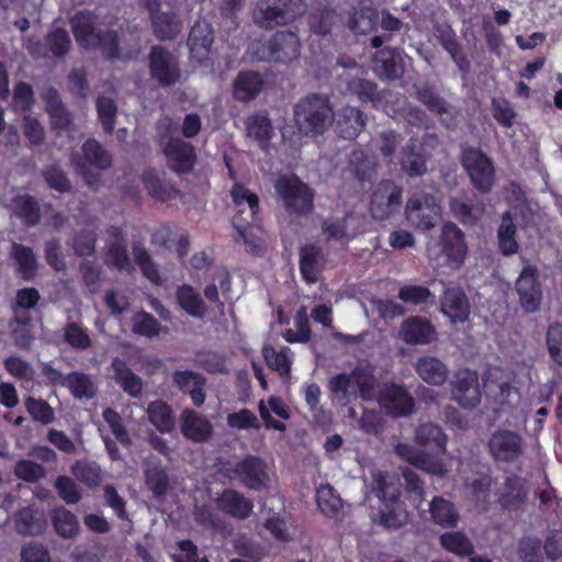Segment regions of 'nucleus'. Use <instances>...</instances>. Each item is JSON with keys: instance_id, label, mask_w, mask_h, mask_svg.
<instances>
[{"instance_id": "obj_55", "label": "nucleus", "mask_w": 562, "mask_h": 562, "mask_svg": "<svg viewBox=\"0 0 562 562\" xmlns=\"http://www.w3.org/2000/svg\"><path fill=\"white\" fill-rule=\"evenodd\" d=\"M486 387L487 396L497 405L515 406L519 402L518 390L506 382L492 380L486 384Z\"/></svg>"}, {"instance_id": "obj_51", "label": "nucleus", "mask_w": 562, "mask_h": 562, "mask_svg": "<svg viewBox=\"0 0 562 562\" xmlns=\"http://www.w3.org/2000/svg\"><path fill=\"white\" fill-rule=\"evenodd\" d=\"M132 254L136 265L139 267L143 274L155 284H161L162 280L158 271V266L153 260L148 250L142 243H134Z\"/></svg>"}, {"instance_id": "obj_40", "label": "nucleus", "mask_w": 562, "mask_h": 562, "mask_svg": "<svg viewBox=\"0 0 562 562\" xmlns=\"http://www.w3.org/2000/svg\"><path fill=\"white\" fill-rule=\"evenodd\" d=\"M10 210L27 226H34L41 221L40 205L30 194H16L11 200Z\"/></svg>"}, {"instance_id": "obj_22", "label": "nucleus", "mask_w": 562, "mask_h": 562, "mask_svg": "<svg viewBox=\"0 0 562 562\" xmlns=\"http://www.w3.org/2000/svg\"><path fill=\"white\" fill-rule=\"evenodd\" d=\"M106 233L109 240L106 243L105 263L119 271L132 269L123 231L120 227L111 226Z\"/></svg>"}, {"instance_id": "obj_16", "label": "nucleus", "mask_w": 562, "mask_h": 562, "mask_svg": "<svg viewBox=\"0 0 562 562\" xmlns=\"http://www.w3.org/2000/svg\"><path fill=\"white\" fill-rule=\"evenodd\" d=\"M496 495L503 508L519 509L528 497L526 481L516 474H506L497 482Z\"/></svg>"}, {"instance_id": "obj_8", "label": "nucleus", "mask_w": 562, "mask_h": 562, "mask_svg": "<svg viewBox=\"0 0 562 562\" xmlns=\"http://www.w3.org/2000/svg\"><path fill=\"white\" fill-rule=\"evenodd\" d=\"M461 162L473 187L481 193H488L495 182V169L492 160L476 148L462 151Z\"/></svg>"}, {"instance_id": "obj_13", "label": "nucleus", "mask_w": 562, "mask_h": 562, "mask_svg": "<svg viewBox=\"0 0 562 562\" xmlns=\"http://www.w3.org/2000/svg\"><path fill=\"white\" fill-rule=\"evenodd\" d=\"M524 440L513 430L497 429L487 441V448L494 460L499 462H514L522 453Z\"/></svg>"}, {"instance_id": "obj_43", "label": "nucleus", "mask_w": 562, "mask_h": 562, "mask_svg": "<svg viewBox=\"0 0 562 562\" xmlns=\"http://www.w3.org/2000/svg\"><path fill=\"white\" fill-rule=\"evenodd\" d=\"M154 34L160 41H171L182 31V22L171 12H159L150 18Z\"/></svg>"}, {"instance_id": "obj_12", "label": "nucleus", "mask_w": 562, "mask_h": 562, "mask_svg": "<svg viewBox=\"0 0 562 562\" xmlns=\"http://www.w3.org/2000/svg\"><path fill=\"white\" fill-rule=\"evenodd\" d=\"M451 398L464 409H473L481 402V390L476 372L458 370L450 383Z\"/></svg>"}, {"instance_id": "obj_41", "label": "nucleus", "mask_w": 562, "mask_h": 562, "mask_svg": "<svg viewBox=\"0 0 562 562\" xmlns=\"http://www.w3.org/2000/svg\"><path fill=\"white\" fill-rule=\"evenodd\" d=\"M415 442L424 448L445 452L447 436L437 424L427 422L416 428Z\"/></svg>"}, {"instance_id": "obj_26", "label": "nucleus", "mask_w": 562, "mask_h": 562, "mask_svg": "<svg viewBox=\"0 0 562 562\" xmlns=\"http://www.w3.org/2000/svg\"><path fill=\"white\" fill-rule=\"evenodd\" d=\"M181 434L194 442H204L212 436L210 420L193 409H184L180 416Z\"/></svg>"}, {"instance_id": "obj_44", "label": "nucleus", "mask_w": 562, "mask_h": 562, "mask_svg": "<svg viewBox=\"0 0 562 562\" xmlns=\"http://www.w3.org/2000/svg\"><path fill=\"white\" fill-rule=\"evenodd\" d=\"M52 524L58 536L64 539L76 537L80 530L77 517L65 507H57L50 513Z\"/></svg>"}, {"instance_id": "obj_6", "label": "nucleus", "mask_w": 562, "mask_h": 562, "mask_svg": "<svg viewBox=\"0 0 562 562\" xmlns=\"http://www.w3.org/2000/svg\"><path fill=\"white\" fill-rule=\"evenodd\" d=\"M70 161L76 172L92 186L97 183V177L91 171V167L99 170L109 169L112 166V155L97 139L89 138L82 144L80 150L71 154Z\"/></svg>"}, {"instance_id": "obj_58", "label": "nucleus", "mask_w": 562, "mask_h": 562, "mask_svg": "<svg viewBox=\"0 0 562 562\" xmlns=\"http://www.w3.org/2000/svg\"><path fill=\"white\" fill-rule=\"evenodd\" d=\"M384 505L385 508L379 514L380 525L387 529H398L408 522V512L398 501L394 504L384 503Z\"/></svg>"}, {"instance_id": "obj_45", "label": "nucleus", "mask_w": 562, "mask_h": 562, "mask_svg": "<svg viewBox=\"0 0 562 562\" xmlns=\"http://www.w3.org/2000/svg\"><path fill=\"white\" fill-rule=\"evenodd\" d=\"M70 471L76 480L90 488L98 487L102 482V469L94 461L77 460L71 465Z\"/></svg>"}, {"instance_id": "obj_10", "label": "nucleus", "mask_w": 562, "mask_h": 562, "mask_svg": "<svg viewBox=\"0 0 562 562\" xmlns=\"http://www.w3.org/2000/svg\"><path fill=\"white\" fill-rule=\"evenodd\" d=\"M148 66L151 78L162 87L175 85L181 77L178 58L161 45L151 47Z\"/></svg>"}, {"instance_id": "obj_46", "label": "nucleus", "mask_w": 562, "mask_h": 562, "mask_svg": "<svg viewBox=\"0 0 562 562\" xmlns=\"http://www.w3.org/2000/svg\"><path fill=\"white\" fill-rule=\"evenodd\" d=\"M15 529L22 536H37L44 532L46 521L42 517H37L31 507L19 510L14 517Z\"/></svg>"}, {"instance_id": "obj_19", "label": "nucleus", "mask_w": 562, "mask_h": 562, "mask_svg": "<svg viewBox=\"0 0 562 562\" xmlns=\"http://www.w3.org/2000/svg\"><path fill=\"white\" fill-rule=\"evenodd\" d=\"M144 483L157 498L164 497L172 488L171 479L166 467L154 456L143 460Z\"/></svg>"}, {"instance_id": "obj_54", "label": "nucleus", "mask_w": 562, "mask_h": 562, "mask_svg": "<svg viewBox=\"0 0 562 562\" xmlns=\"http://www.w3.org/2000/svg\"><path fill=\"white\" fill-rule=\"evenodd\" d=\"M143 182L147 192L161 201H168L179 195V191L173 186L166 183L151 170L143 173Z\"/></svg>"}, {"instance_id": "obj_29", "label": "nucleus", "mask_w": 562, "mask_h": 562, "mask_svg": "<svg viewBox=\"0 0 562 562\" xmlns=\"http://www.w3.org/2000/svg\"><path fill=\"white\" fill-rule=\"evenodd\" d=\"M440 308L452 323H462L469 318L470 303L461 288L446 289L440 302Z\"/></svg>"}, {"instance_id": "obj_9", "label": "nucleus", "mask_w": 562, "mask_h": 562, "mask_svg": "<svg viewBox=\"0 0 562 562\" xmlns=\"http://www.w3.org/2000/svg\"><path fill=\"white\" fill-rule=\"evenodd\" d=\"M441 207L437 199L426 192L413 194L405 206L406 220L416 228L430 229L440 218Z\"/></svg>"}, {"instance_id": "obj_32", "label": "nucleus", "mask_w": 562, "mask_h": 562, "mask_svg": "<svg viewBox=\"0 0 562 562\" xmlns=\"http://www.w3.org/2000/svg\"><path fill=\"white\" fill-rule=\"evenodd\" d=\"M251 18L252 22L263 30L286 25L282 8L276 0H258L252 9Z\"/></svg>"}, {"instance_id": "obj_62", "label": "nucleus", "mask_w": 562, "mask_h": 562, "mask_svg": "<svg viewBox=\"0 0 562 562\" xmlns=\"http://www.w3.org/2000/svg\"><path fill=\"white\" fill-rule=\"evenodd\" d=\"M177 297L180 305L191 315L202 316L205 312V305L200 294L190 285H182L177 291Z\"/></svg>"}, {"instance_id": "obj_20", "label": "nucleus", "mask_w": 562, "mask_h": 562, "mask_svg": "<svg viewBox=\"0 0 562 562\" xmlns=\"http://www.w3.org/2000/svg\"><path fill=\"white\" fill-rule=\"evenodd\" d=\"M164 154L168 167L177 173L191 171L195 164L193 146L180 138H170L164 147Z\"/></svg>"}, {"instance_id": "obj_14", "label": "nucleus", "mask_w": 562, "mask_h": 562, "mask_svg": "<svg viewBox=\"0 0 562 562\" xmlns=\"http://www.w3.org/2000/svg\"><path fill=\"white\" fill-rule=\"evenodd\" d=\"M402 192V188L393 181H381L371 198V215L379 221L389 218L400 207Z\"/></svg>"}, {"instance_id": "obj_17", "label": "nucleus", "mask_w": 562, "mask_h": 562, "mask_svg": "<svg viewBox=\"0 0 562 562\" xmlns=\"http://www.w3.org/2000/svg\"><path fill=\"white\" fill-rule=\"evenodd\" d=\"M379 402L393 417L408 416L415 411V400L411 393L398 384H390L381 392Z\"/></svg>"}, {"instance_id": "obj_15", "label": "nucleus", "mask_w": 562, "mask_h": 562, "mask_svg": "<svg viewBox=\"0 0 562 562\" xmlns=\"http://www.w3.org/2000/svg\"><path fill=\"white\" fill-rule=\"evenodd\" d=\"M415 89L417 100L431 113L436 114L443 126L453 128L457 125L456 119L458 112L456 108L448 103L434 86L423 83L420 86H415Z\"/></svg>"}, {"instance_id": "obj_11", "label": "nucleus", "mask_w": 562, "mask_h": 562, "mask_svg": "<svg viewBox=\"0 0 562 562\" xmlns=\"http://www.w3.org/2000/svg\"><path fill=\"white\" fill-rule=\"evenodd\" d=\"M519 305L525 313L539 311L542 302V286L539 281V270L536 266L526 265L515 284Z\"/></svg>"}, {"instance_id": "obj_56", "label": "nucleus", "mask_w": 562, "mask_h": 562, "mask_svg": "<svg viewBox=\"0 0 562 562\" xmlns=\"http://www.w3.org/2000/svg\"><path fill=\"white\" fill-rule=\"evenodd\" d=\"M348 90L360 101L371 102L373 106H376L384 98L383 92L378 90L376 83L361 78L350 80Z\"/></svg>"}, {"instance_id": "obj_3", "label": "nucleus", "mask_w": 562, "mask_h": 562, "mask_svg": "<svg viewBox=\"0 0 562 562\" xmlns=\"http://www.w3.org/2000/svg\"><path fill=\"white\" fill-rule=\"evenodd\" d=\"M442 146L439 136L426 133L420 139L411 137L400 151L401 170L408 177H422L428 172L427 161Z\"/></svg>"}, {"instance_id": "obj_61", "label": "nucleus", "mask_w": 562, "mask_h": 562, "mask_svg": "<svg viewBox=\"0 0 562 562\" xmlns=\"http://www.w3.org/2000/svg\"><path fill=\"white\" fill-rule=\"evenodd\" d=\"M63 338L66 344L78 351H85L92 347V339L86 329L75 322L66 324Z\"/></svg>"}, {"instance_id": "obj_23", "label": "nucleus", "mask_w": 562, "mask_h": 562, "mask_svg": "<svg viewBox=\"0 0 562 562\" xmlns=\"http://www.w3.org/2000/svg\"><path fill=\"white\" fill-rule=\"evenodd\" d=\"M45 110L49 115L50 125L58 131H68L74 125L71 112L63 103L58 91L47 87L42 93Z\"/></svg>"}, {"instance_id": "obj_50", "label": "nucleus", "mask_w": 562, "mask_h": 562, "mask_svg": "<svg viewBox=\"0 0 562 562\" xmlns=\"http://www.w3.org/2000/svg\"><path fill=\"white\" fill-rule=\"evenodd\" d=\"M261 86L262 80L257 72H243L235 80L234 94L240 101H248L259 93Z\"/></svg>"}, {"instance_id": "obj_49", "label": "nucleus", "mask_w": 562, "mask_h": 562, "mask_svg": "<svg viewBox=\"0 0 562 562\" xmlns=\"http://www.w3.org/2000/svg\"><path fill=\"white\" fill-rule=\"evenodd\" d=\"M349 168L359 181L371 180L375 175L376 161L362 149H356L350 154Z\"/></svg>"}, {"instance_id": "obj_31", "label": "nucleus", "mask_w": 562, "mask_h": 562, "mask_svg": "<svg viewBox=\"0 0 562 562\" xmlns=\"http://www.w3.org/2000/svg\"><path fill=\"white\" fill-rule=\"evenodd\" d=\"M448 205L453 217L468 226L475 225L485 211L482 203L473 204L465 192L451 196Z\"/></svg>"}, {"instance_id": "obj_47", "label": "nucleus", "mask_w": 562, "mask_h": 562, "mask_svg": "<svg viewBox=\"0 0 562 562\" xmlns=\"http://www.w3.org/2000/svg\"><path fill=\"white\" fill-rule=\"evenodd\" d=\"M379 23V13L370 7H361L352 13L348 26L359 35H367L376 29Z\"/></svg>"}, {"instance_id": "obj_63", "label": "nucleus", "mask_w": 562, "mask_h": 562, "mask_svg": "<svg viewBox=\"0 0 562 562\" xmlns=\"http://www.w3.org/2000/svg\"><path fill=\"white\" fill-rule=\"evenodd\" d=\"M13 473L22 481L35 483L43 480L47 471L42 464L35 461L22 459L15 462Z\"/></svg>"}, {"instance_id": "obj_1", "label": "nucleus", "mask_w": 562, "mask_h": 562, "mask_svg": "<svg viewBox=\"0 0 562 562\" xmlns=\"http://www.w3.org/2000/svg\"><path fill=\"white\" fill-rule=\"evenodd\" d=\"M335 112L328 95L311 93L294 106V121L305 135L323 134L334 122Z\"/></svg>"}, {"instance_id": "obj_27", "label": "nucleus", "mask_w": 562, "mask_h": 562, "mask_svg": "<svg viewBox=\"0 0 562 562\" xmlns=\"http://www.w3.org/2000/svg\"><path fill=\"white\" fill-rule=\"evenodd\" d=\"M442 251L457 265H461L468 252L463 232L452 222L446 223L441 228Z\"/></svg>"}, {"instance_id": "obj_60", "label": "nucleus", "mask_w": 562, "mask_h": 562, "mask_svg": "<svg viewBox=\"0 0 562 562\" xmlns=\"http://www.w3.org/2000/svg\"><path fill=\"white\" fill-rule=\"evenodd\" d=\"M95 109L103 132L111 135L114 131L117 115L116 102L110 97L100 95L95 101Z\"/></svg>"}, {"instance_id": "obj_24", "label": "nucleus", "mask_w": 562, "mask_h": 562, "mask_svg": "<svg viewBox=\"0 0 562 562\" xmlns=\"http://www.w3.org/2000/svg\"><path fill=\"white\" fill-rule=\"evenodd\" d=\"M398 336L408 345H427L436 339V329L427 319L415 316L402 323Z\"/></svg>"}, {"instance_id": "obj_37", "label": "nucleus", "mask_w": 562, "mask_h": 562, "mask_svg": "<svg viewBox=\"0 0 562 562\" xmlns=\"http://www.w3.org/2000/svg\"><path fill=\"white\" fill-rule=\"evenodd\" d=\"M221 510L237 519H246L252 512V502L234 490H224L217 498Z\"/></svg>"}, {"instance_id": "obj_28", "label": "nucleus", "mask_w": 562, "mask_h": 562, "mask_svg": "<svg viewBox=\"0 0 562 562\" xmlns=\"http://www.w3.org/2000/svg\"><path fill=\"white\" fill-rule=\"evenodd\" d=\"M367 125V115L358 108L346 105L337 115L336 126L340 137L356 139Z\"/></svg>"}, {"instance_id": "obj_42", "label": "nucleus", "mask_w": 562, "mask_h": 562, "mask_svg": "<svg viewBox=\"0 0 562 562\" xmlns=\"http://www.w3.org/2000/svg\"><path fill=\"white\" fill-rule=\"evenodd\" d=\"M317 504L321 512L329 518L341 520L345 517V504L330 485L317 490Z\"/></svg>"}, {"instance_id": "obj_59", "label": "nucleus", "mask_w": 562, "mask_h": 562, "mask_svg": "<svg viewBox=\"0 0 562 562\" xmlns=\"http://www.w3.org/2000/svg\"><path fill=\"white\" fill-rule=\"evenodd\" d=\"M440 544L447 551L460 557H471L474 552L471 540L460 531L445 532L440 537Z\"/></svg>"}, {"instance_id": "obj_5", "label": "nucleus", "mask_w": 562, "mask_h": 562, "mask_svg": "<svg viewBox=\"0 0 562 562\" xmlns=\"http://www.w3.org/2000/svg\"><path fill=\"white\" fill-rule=\"evenodd\" d=\"M217 473L228 480H238L251 490H262L269 482L267 464L258 457L247 456L239 462H221Z\"/></svg>"}, {"instance_id": "obj_7", "label": "nucleus", "mask_w": 562, "mask_h": 562, "mask_svg": "<svg viewBox=\"0 0 562 562\" xmlns=\"http://www.w3.org/2000/svg\"><path fill=\"white\" fill-rule=\"evenodd\" d=\"M301 46V41L295 32L278 31L268 42L261 44L257 54L262 60L290 64L300 57Z\"/></svg>"}, {"instance_id": "obj_30", "label": "nucleus", "mask_w": 562, "mask_h": 562, "mask_svg": "<svg viewBox=\"0 0 562 562\" xmlns=\"http://www.w3.org/2000/svg\"><path fill=\"white\" fill-rule=\"evenodd\" d=\"M111 369L113 379L121 389L131 397L138 398L142 396L145 382L140 376L133 372L127 363L119 357L112 359Z\"/></svg>"}, {"instance_id": "obj_53", "label": "nucleus", "mask_w": 562, "mask_h": 562, "mask_svg": "<svg viewBox=\"0 0 562 562\" xmlns=\"http://www.w3.org/2000/svg\"><path fill=\"white\" fill-rule=\"evenodd\" d=\"M232 198L233 201L238 206H247L248 211H246L244 207L239 210L238 215H243L246 213V222L247 224L250 223V221H254L256 217V214L259 210V198L256 193L250 192L246 187L241 184H235L232 189Z\"/></svg>"}, {"instance_id": "obj_21", "label": "nucleus", "mask_w": 562, "mask_h": 562, "mask_svg": "<svg viewBox=\"0 0 562 562\" xmlns=\"http://www.w3.org/2000/svg\"><path fill=\"white\" fill-rule=\"evenodd\" d=\"M213 42L214 34L211 24L205 20H198L191 27L188 37L191 58L200 64L207 60Z\"/></svg>"}, {"instance_id": "obj_25", "label": "nucleus", "mask_w": 562, "mask_h": 562, "mask_svg": "<svg viewBox=\"0 0 562 562\" xmlns=\"http://www.w3.org/2000/svg\"><path fill=\"white\" fill-rule=\"evenodd\" d=\"M373 65L379 77L387 80L401 78L405 70L402 52L398 48H381L373 57Z\"/></svg>"}, {"instance_id": "obj_35", "label": "nucleus", "mask_w": 562, "mask_h": 562, "mask_svg": "<svg viewBox=\"0 0 562 562\" xmlns=\"http://www.w3.org/2000/svg\"><path fill=\"white\" fill-rule=\"evenodd\" d=\"M371 491L383 503L394 504L400 497L401 483L395 474L376 471L372 474Z\"/></svg>"}, {"instance_id": "obj_33", "label": "nucleus", "mask_w": 562, "mask_h": 562, "mask_svg": "<svg viewBox=\"0 0 562 562\" xmlns=\"http://www.w3.org/2000/svg\"><path fill=\"white\" fill-rule=\"evenodd\" d=\"M414 369L424 382L434 386L442 385L449 374L446 363L434 356H423L418 358L414 364Z\"/></svg>"}, {"instance_id": "obj_57", "label": "nucleus", "mask_w": 562, "mask_h": 562, "mask_svg": "<svg viewBox=\"0 0 562 562\" xmlns=\"http://www.w3.org/2000/svg\"><path fill=\"white\" fill-rule=\"evenodd\" d=\"M515 235L516 225L514 224L510 213L505 212L497 232L499 249L504 255H512L517 251L518 244L515 239Z\"/></svg>"}, {"instance_id": "obj_34", "label": "nucleus", "mask_w": 562, "mask_h": 562, "mask_svg": "<svg viewBox=\"0 0 562 562\" xmlns=\"http://www.w3.org/2000/svg\"><path fill=\"white\" fill-rule=\"evenodd\" d=\"M172 383L183 393L190 394L195 406H201L205 401V378L194 371L184 370L173 372Z\"/></svg>"}, {"instance_id": "obj_38", "label": "nucleus", "mask_w": 562, "mask_h": 562, "mask_svg": "<svg viewBox=\"0 0 562 562\" xmlns=\"http://www.w3.org/2000/svg\"><path fill=\"white\" fill-rule=\"evenodd\" d=\"M146 414L149 423L161 434L175 429L176 417L172 407L164 400H156L147 405Z\"/></svg>"}, {"instance_id": "obj_52", "label": "nucleus", "mask_w": 562, "mask_h": 562, "mask_svg": "<svg viewBox=\"0 0 562 562\" xmlns=\"http://www.w3.org/2000/svg\"><path fill=\"white\" fill-rule=\"evenodd\" d=\"M66 386L76 398H92L97 394V385L91 375L75 371L68 374Z\"/></svg>"}, {"instance_id": "obj_39", "label": "nucleus", "mask_w": 562, "mask_h": 562, "mask_svg": "<svg viewBox=\"0 0 562 562\" xmlns=\"http://www.w3.org/2000/svg\"><path fill=\"white\" fill-rule=\"evenodd\" d=\"M310 31L318 36H328L341 23L338 12L330 8H322L308 15Z\"/></svg>"}, {"instance_id": "obj_36", "label": "nucleus", "mask_w": 562, "mask_h": 562, "mask_svg": "<svg viewBox=\"0 0 562 562\" xmlns=\"http://www.w3.org/2000/svg\"><path fill=\"white\" fill-rule=\"evenodd\" d=\"M430 520L442 528H454L460 515L454 504L442 496H435L428 508Z\"/></svg>"}, {"instance_id": "obj_64", "label": "nucleus", "mask_w": 562, "mask_h": 562, "mask_svg": "<svg viewBox=\"0 0 562 562\" xmlns=\"http://www.w3.org/2000/svg\"><path fill=\"white\" fill-rule=\"evenodd\" d=\"M247 133L249 137L258 140L261 147H265L273 134V128L266 115H254L247 123Z\"/></svg>"}, {"instance_id": "obj_48", "label": "nucleus", "mask_w": 562, "mask_h": 562, "mask_svg": "<svg viewBox=\"0 0 562 562\" xmlns=\"http://www.w3.org/2000/svg\"><path fill=\"white\" fill-rule=\"evenodd\" d=\"M10 255L15 260L18 271L22 278L30 280L35 274L37 268V260L32 248L13 241Z\"/></svg>"}, {"instance_id": "obj_4", "label": "nucleus", "mask_w": 562, "mask_h": 562, "mask_svg": "<svg viewBox=\"0 0 562 562\" xmlns=\"http://www.w3.org/2000/svg\"><path fill=\"white\" fill-rule=\"evenodd\" d=\"M274 189L288 212L300 216L312 212L314 193L297 176H280L274 182Z\"/></svg>"}, {"instance_id": "obj_18", "label": "nucleus", "mask_w": 562, "mask_h": 562, "mask_svg": "<svg viewBox=\"0 0 562 562\" xmlns=\"http://www.w3.org/2000/svg\"><path fill=\"white\" fill-rule=\"evenodd\" d=\"M299 265L302 278L306 283H316L326 266V255L316 243H307L299 248Z\"/></svg>"}, {"instance_id": "obj_2", "label": "nucleus", "mask_w": 562, "mask_h": 562, "mask_svg": "<svg viewBox=\"0 0 562 562\" xmlns=\"http://www.w3.org/2000/svg\"><path fill=\"white\" fill-rule=\"evenodd\" d=\"M71 27L76 40L87 47H101L108 58L130 57L123 52L115 32H95L90 12H78L71 18Z\"/></svg>"}]
</instances>
